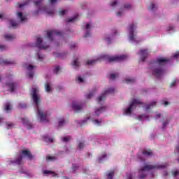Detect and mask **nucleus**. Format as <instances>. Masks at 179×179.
<instances>
[{"label": "nucleus", "mask_w": 179, "mask_h": 179, "mask_svg": "<svg viewBox=\"0 0 179 179\" xmlns=\"http://www.w3.org/2000/svg\"><path fill=\"white\" fill-rule=\"evenodd\" d=\"M33 68H34V66L30 64L29 66V67H27V69H28V71H31V69H33Z\"/></svg>", "instance_id": "obj_57"}, {"label": "nucleus", "mask_w": 179, "mask_h": 179, "mask_svg": "<svg viewBox=\"0 0 179 179\" xmlns=\"http://www.w3.org/2000/svg\"><path fill=\"white\" fill-rule=\"evenodd\" d=\"M40 10H41V8H39L38 10L34 13V16H36V15H38V12H40Z\"/></svg>", "instance_id": "obj_54"}, {"label": "nucleus", "mask_w": 179, "mask_h": 179, "mask_svg": "<svg viewBox=\"0 0 179 179\" xmlns=\"http://www.w3.org/2000/svg\"><path fill=\"white\" fill-rule=\"evenodd\" d=\"M178 55L179 54L178 53H176L175 55H173V58H178Z\"/></svg>", "instance_id": "obj_62"}, {"label": "nucleus", "mask_w": 179, "mask_h": 179, "mask_svg": "<svg viewBox=\"0 0 179 179\" xmlns=\"http://www.w3.org/2000/svg\"><path fill=\"white\" fill-rule=\"evenodd\" d=\"M65 13H66V10H62L59 11V15L60 16H64V15H65Z\"/></svg>", "instance_id": "obj_40"}, {"label": "nucleus", "mask_w": 179, "mask_h": 179, "mask_svg": "<svg viewBox=\"0 0 179 179\" xmlns=\"http://www.w3.org/2000/svg\"><path fill=\"white\" fill-rule=\"evenodd\" d=\"M78 169H79V166H78L76 164H73V167H72V170L73 172L75 173V171H76L78 170Z\"/></svg>", "instance_id": "obj_38"}, {"label": "nucleus", "mask_w": 179, "mask_h": 179, "mask_svg": "<svg viewBox=\"0 0 179 179\" xmlns=\"http://www.w3.org/2000/svg\"><path fill=\"white\" fill-rule=\"evenodd\" d=\"M44 0H36L34 1V5L36 6H41V3Z\"/></svg>", "instance_id": "obj_30"}, {"label": "nucleus", "mask_w": 179, "mask_h": 179, "mask_svg": "<svg viewBox=\"0 0 179 179\" xmlns=\"http://www.w3.org/2000/svg\"><path fill=\"white\" fill-rule=\"evenodd\" d=\"M46 160L48 162H54V160H57V157H51V156H47Z\"/></svg>", "instance_id": "obj_26"}, {"label": "nucleus", "mask_w": 179, "mask_h": 179, "mask_svg": "<svg viewBox=\"0 0 179 179\" xmlns=\"http://www.w3.org/2000/svg\"><path fill=\"white\" fill-rule=\"evenodd\" d=\"M173 29H174V27H173V26L170 25V26L169 27V28H168V31H171V30H173Z\"/></svg>", "instance_id": "obj_59"}, {"label": "nucleus", "mask_w": 179, "mask_h": 179, "mask_svg": "<svg viewBox=\"0 0 179 179\" xmlns=\"http://www.w3.org/2000/svg\"><path fill=\"white\" fill-rule=\"evenodd\" d=\"M87 120H89V117H87L85 120H83V124H86V122H87Z\"/></svg>", "instance_id": "obj_63"}, {"label": "nucleus", "mask_w": 179, "mask_h": 179, "mask_svg": "<svg viewBox=\"0 0 179 179\" xmlns=\"http://www.w3.org/2000/svg\"><path fill=\"white\" fill-rule=\"evenodd\" d=\"M26 107H27V106L26 105V103H20L19 104V108H26Z\"/></svg>", "instance_id": "obj_41"}, {"label": "nucleus", "mask_w": 179, "mask_h": 179, "mask_svg": "<svg viewBox=\"0 0 179 179\" xmlns=\"http://www.w3.org/2000/svg\"><path fill=\"white\" fill-rule=\"evenodd\" d=\"M105 40L108 43V44H110L111 43V38H106Z\"/></svg>", "instance_id": "obj_55"}, {"label": "nucleus", "mask_w": 179, "mask_h": 179, "mask_svg": "<svg viewBox=\"0 0 179 179\" xmlns=\"http://www.w3.org/2000/svg\"><path fill=\"white\" fill-rule=\"evenodd\" d=\"M43 141L45 142H54V140L51 138H48V136H43Z\"/></svg>", "instance_id": "obj_29"}, {"label": "nucleus", "mask_w": 179, "mask_h": 179, "mask_svg": "<svg viewBox=\"0 0 179 179\" xmlns=\"http://www.w3.org/2000/svg\"><path fill=\"white\" fill-rule=\"evenodd\" d=\"M169 166L167 164H156L154 165L152 164H145L143 168L138 170V178L143 179L146 178V174L142 173L143 171H150V170H160L162 169H166Z\"/></svg>", "instance_id": "obj_4"}, {"label": "nucleus", "mask_w": 179, "mask_h": 179, "mask_svg": "<svg viewBox=\"0 0 179 179\" xmlns=\"http://www.w3.org/2000/svg\"><path fill=\"white\" fill-rule=\"evenodd\" d=\"M32 99L34 103H35V106L37 110V117L39 118L41 122L44 121H47V113H44L40 108L38 107V104H40V97L37 95V89L32 88Z\"/></svg>", "instance_id": "obj_2"}, {"label": "nucleus", "mask_w": 179, "mask_h": 179, "mask_svg": "<svg viewBox=\"0 0 179 179\" xmlns=\"http://www.w3.org/2000/svg\"><path fill=\"white\" fill-rule=\"evenodd\" d=\"M156 103H157L156 101H152L150 105H148L146 106V110H150V108L154 107V106H156Z\"/></svg>", "instance_id": "obj_25"}, {"label": "nucleus", "mask_w": 179, "mask_h": 179, "mask_svg": "<svg viewBox=\"0 0 179 179\" xmlns=\"http://www.w3.org/2000/svg\"><path fill=\"white\" fill-rule=\"evenodd\" d=\"M6 85H7V86H8L11 93H13V92H15V88L16 87V86H17V84H16V83H13V82L6 83Z\"/></svg>", "instance_id": "obj_14"}, {"label": "nucleus", "mask_w": 179, "mask_h": 179, "mask_svg": "<svg viewBox=\"0 0 179 179\" xmlns=\"http://www.w3.org/2000/svg\"><path fill=\"white\" fill-rule=\"evenodd\" d=\"M17 17L18 19H20L21 22H24V20H26L27 19L25 18V17L23 16L22 13H17Z\"/></svg>", "instance_id": "obj_19"}, {"label": "nucleus", "mask_w": 179, "mask_h": 179, "mask_svg": "<svg viewBox=\"0 0 179 179\" xmlns=\"http://www.w3.org/2000/svg\"><path fill=\"white\" fill-rule=\"evenodd\" d=\"M8 47L4 45H0V51H5V50H7Z\"/></svg>", "instance_id": "obj_39"}, {"label": "nucleus", "mask_w": 179, "mask_h": 179, "mask_svg": "<svg viewBox=\"0 0 179 179\" xmlns=\"http://www.w3.org/2000/svg\"><path fill=\"white\" fill-rule=\"evenodd\" d=\"M46 13H48V15H54V10H46Z\"/></svg>", "instance_id": "obj_48"}, {"label": "nucleus", "mask_w": 179, "mask_h": 179, "mask_svg": "<svg viewBox=\"0 0 179 179\" xmlns=\"http://www.w3.org/2000/svg\"><path fill=\"white\" fill-rule=\"evenodd\" d=\"M134 29H135V25L134 24H131L129 28V40L131 41H135V36L134 35Z\"/></svg>", "instance_id": "obj_12"}, {"label": "nucleus", "mask_w": 179, "mask_h": 179, "mask_svg": "<svg viewBox=\"0 0 179 179\" xmlns=\"http://www.w3.org/2000/svg\"><path fill=\"white\" fill-rule=\"evenodd\" d=\"M124 8V9H131V4H125Z\"/></svg>", "instance_id": "obj_51"}, {"label": "nucleus", "mask_w": 179, "mask_h": 179, "mask_svg": "<svg viewBox=\"0 0 179 179\" xmlns=\"http://www.w3.org/2000/svg\"><path fill=\"white\" fill-rule=\"evenodd\" d=\"M127 56L125 55H121L120 56H113L110 57L108 55H102L101 57L96 59V60H88L87 61V65H93L94 64H96V61H99L100 59H105L106 61H108V62H120L121 61H125L127 59Z\"/></svg>", "instance_id": "obj_3"}, {"label": "nucleus", "mask_w": 179, "mask_h": 179, "mask_svg": "<svg viewBox=\"0 0 179 179\" xmlns=\"http://www.w3.org/2000/svg\"><path fill=\"white\" fill-rule=\"evenodd\" d=\"M103 111H106V107L105 106H102L99 109H96L95 110V115H96V117H99L100 115V114H101V113H103Z\"/></svg>", "instance_id": "obj_15"}, {"label": "nucleus", "mask_w": 179, "mask_h": 179, "mask_svg": "<svg viewBox=\"0 0 179 179\" xmlns=\"http://www.w3.org/2000/svg\"><path fill=\"white\" fill-rule=\"evenodd\" d=\"M42 43L43 38H41V37H38L36 43V47H37L39 50H47V48H48V45H42Z\"/></svg>", "instance_id": "obj_9"}, {"label": "nucleus", "mask_w": 179, "mask_h": 179, "mask_svg": "<svg viewBox=\"0 0 179 179\" xmlns=\"http://www.w3.org/2000/svg\"><path fill=\"white\" fill-rule=\"evenodd\" d=\"M4 38L7 41H12V40H15V38H16V36H15V35H4Z\"/></svg>", "instance_id": "obj_16"}, {"label": "nucleus", "mask_w": 179, "mask_h": 179, "mask_svg": "<svg viewBox=\"0 0 179 179\" xmlns=\"http://www.w3.org/2000/svg\"><path fill=\"white\" fill-rule=\"evenodd\" d=\"M45 91H46L48 93H50V92H51V86L50 85V83H46L45 84Z\"/></svg>", "instance_id": "obj_22"}, {"label": "nucleus", "mask_w": 179, "mask_h": 179, "mask_svg": "<svg viewBox=\"0 0 179 179\" xmlns=\"http://www.w3.org/2000/svg\"><path fill=\"white\" fill-rule=\"evenodd\" d=\"M160 117H162V115H160V113L157 114L156 118H160Z\"/></svg>", "instance_id": "obj_64"}, {"label": "nucleus", "mask_w": 179, "mask_h": 179, "mask_svg": "<svg viewBox=\"0 0 179 179\" xmlns=\"http://www.w3.org/2000/svg\"><path fill=\"white\" fill-rule=\"evenodd\" d=\"M52 36H62V32L58 30L48 31V38L50 41H52Z\"/></svg>", "instance_id": "obj_8"}, {"label": "nucleus", "mask_w": 179, "mask_h": 179, "mask_svg": "<svg viewBox=\"0 0 179 179\" xmlns=\"http://www.w3.org/2000/svg\"><path fill=\"white\" fill-rule=\"evenodd\" d=\"M149 10H156L157 9V7H156V5L155 3H151L150 6L148 7Z\"/></svg>", "instance_id": "obj_23"}, {"label": "nucleus", "mask_w": 179, "mask_h": 179, "mask_svg": "<svg viewBox=\"0 0 179 179\" xmlns=\"http://www.w3.org/2000/svg\"><path fill=\"white\" fill-rule=\"evenodd\" d=\"M141 104H143V102H141V100H139V99H133L131 101L129 106L125 110V114H131L132 113V108H136V106H139Z\"/></svg>", "instance_id": "obj_6"}, {"label": "nucleus", "mask_w": 179, "mask_h": 179, "mask_svg": "<svg viewBox=\"0 0 179 179\" xmlns=\"http://www.w3.org/2000/svg\"><path fill=\"white\" fill-rule=\"evenodd\" d=\"M170 86H171V87H174V86H176V81L171 83Z\"/></svg>", "instance_id": "obj_60"}, {"label": "nucleus", "mask_w": 179, "mask_h": 179, "mask_svg": "<svg viewBox=\"0 0 179 179\" xmlns=\"http://www.w3.org/2000/svg\"><path fill=\"white\" fill-rule=\"evenodd\" d=\"M72 108L74 110V111H76V113H79V111H82L83 106L77 103L76 102H73Z\"/></svg>", "instance_id": "obj_11"}, {"label": "nucleus", "mask_w": 179, "mask_h": 179, "mask_svg": "<svg viewBox=\"0 0 179 179\" xmlns=\"http://www.w3.org/2000/svg\"><path fill=\"white\" fill-rule=\"evenodd\" d=\"M89 27H90V24H87L85 25V29H86V30L89 29Z\"/></svg>", "instance_id": "obj_61"}, {"label": "nucleus", "mask_w": 179, "mask_h": 179, "mask_svg": "<svg viewBox=\"0 0 179 179\" xmlns=\"http://www.w3.org/2000/svg\"><path fill=\"white\" fill-rule=\"evenodd\" d=\"M117 5V1H114L110 3V6H115Z\"/></svg>", "instance_id": "obj_58"}, {"label": "nucleus", "mask_w": 179, "mask_h": 179, "mask_svg": "<svg viewBox=\"0 0 179 179\" xmlns=\"http://www.w3.org/2000/svg\"><path fill=\"white\" fill-rule=\"evenodd\" d=\"M43 174H51L52 177H55L56 176L55 173L51 171H44Z\"/></svg>", "instance_id": "obj_28"}, {"label": "nucleus", "mask_w": 179, "mask_h": 179, "mask_svg": "<svg viewBox=\"0 0 179 179\" xmlns=\"http://www.w3.org/2000/svg\"><path fill=\"white\" fill-rule=\"evenodd\" d=\"M141 60L144 62L149 55V50L148 49H141L140 50Z\"/></svg>", "instance_id": "obj_10"}, {"label": "nucleus", "mask_w": 179, "mask_h": 179, "mask_svg": "<svg viewBox=\"0 0 179 179\" xmlns=\"http://www.w3.org/2000/svg\"><path fill=\"white\" fill-rule=\"evenodd\" d=\"M93 96H94V92H90V93L87 96V99H90V98L93 97Z\"/></svg>", "instance_id": "obj_46"}, {"label": "nucleus", "mask_w": 179, "mask_h": 179, "mask_svg": "<svg viewBox=\"0 0 179 179\" xmlns=\"http://www.w3.org/2000/svg\"><path fill=\"white\" fill-rule=\"evenodd\" d=\"M169 62H170V59L169 58H157L152 69V75H155L157 78H160V76L164 75L165 70L163 69V66L167 65Z\"/></svg>", "instance_id": "obj_1"}, {"label": "nucleus", "mask_w": 179, "mask_h": 179, "mask_svg": "<svg viewBox=\"0 0 179 179\" xmlns=\"http://www.w3.org/2000/svg\"><path fill=\"white\" fill-rule=\"evenodd\" d=\"M6 125L8 127V129L12 128V127H13V124L10 123V122H7Z\"/></svg>", "instance_id": "obj_50"}, {"label": "nucleus", "mask_w": 179, "mask_h": 179, "mask_svg": "<svg viewBox=\"0 0 179 179\" xmlns=\"http://www.w3.org/2000/svg\"><path fill=\"white\" fill-rule=\"evenodd\" d=\"M114 93V89L113 88H109L107 90L104 91V93H102L101 94V96H99L97 98V101L99 103H101V101H103V100H106V96H107V94H111Z\"/></svg>", "instance_id": "obj_7"}, {"label": "nucleus", "mask_w": 179, "mask_h": 179, "mask_svg": "<svg viewBox=\"0 0 179 179\" xmlns=\"http://www.w3.org/2000/svg\"><path fill=\"white\" fill-rule=\"evenodd\" d=\"M72 66L79 67L80 66V62H79V59L76 58L73 59L72 63Z\"/></svg>", "instance_id": "obj_18"}, {"label": "nucleus", "mask_w": 179, "mask_h": 179, "mask_svg": "<svg viewBox=\"0 0 179 179\" xmlns=\"http://www.w3.org/2000/svg\"><path fill=\"white\" fill-rule=\"evenodd\" d=\"M106 157H107V154L106 153L103 154L102 157L99 158V163H101L103 162V159H106Z\"/></svg>", "instance_id": "obj_32"}, {"label": "nucleus", "mask_w": 179, "mask_h": 179, "mask_svg": "<svg viewBox=\"0 0 179 179\" xmlns=\"http://www.w3.org/2000/svg\"><path fill=\"white\" fill-rule=\"evenodd\" d=\"M136 80L135 78H127L125 80L126 83H135Z\"/></svg>", "instance_id": "obj_27"}, {"label": "nucleus", "mask_w": 179, "mask_h": 179, "mask_svg": "<svg viewBox=\"0 0 179 179\" xmlns=\"http://www.w3.org/2000/svg\"><path fill=\"white\" fill-rule=\"evenodd\" d=\"M162 104L164 106H168V104H170V103L169 101H162Z\"/></svg>", "instance_id": "obj_52"}, {"label": "nucleus", "mask_w": 179, "mask_h": 179, "mask_svg": "<svg viewBox=\"0 0 179 179\" xmlns=\"http://www.w3.org/2000/svg\"><path fill=\"white\" fill-rule=\"evenodd\" d=\"M37 55H38V59H43L44 55L40 54V52H37Z\"/></svg>", "instance_id": "obj_42"}, {"label": "nucleus", "mask_w": 179, "mask_h": 179, "mask_svg": "<svg viewBox=\"0 0 179 179\" xmlns=\"http://www.w3.org/2000/svg\"><path fill=\"white\" fill-rule=\"evenodd\" d=\"M116 75L115 74H114V73H112V74H110V79H114L115 78H116Z\"/></svg>", "instance_id": "obj_56"}, {"label": "nucleus", "mask_w": 179, "mask_h": 179, "mask_svg": "<svg viewBox=\"0 0 179 179\" xmlns=\"http://www.w3.org/2000/svg\"><path fill=\"white\" fill-rule=\"evenodd\" d=\"M61 139H62V142H69V141H71V136H66L64 137H62Z\"/></svg>", "instance_id": "obj_20"}, {"label": "nucleus", "mask_w": 179, "mask_h": 179, "mask_svg": "<svg viewBox=\"0 0 179 179\" xmlns=\"http://www.w3.org/2000/svg\"><path fill=\"white\" fill-rule=\"evenodd\" d=\"M77 80L79 82V83H83L84 80L83 78H82V77L78 76Z\"/></svg>", "instance_id": "obj_47"}, {"label": "nucleus", "mask_w": 179, "mask_h": 179, "mask_svg": "<svg viewBox=\"0 0 179 179\" xmlns=\"http://www.w3.org/2000/svg\"><path fill=\"white\" fill-rule=\"evenodd\" d=\"M65 124V120L59 119V127H62Z\"/></svg>", "instance_id": "obj_35"}, {"label": "nucleus", "mask_w": 179, "mask_h": 179, "mask_svg": "<svg viewBox=\"0 0 179 179\" xmlns=\"http://www.w3.org/2000/svg\"><path fill=\"white\" fill-rule=\"evenodd\" d=\"M10 24H11L12 27H16V26H17V23L13 20H10Z\"/></svg>", "instance_id": "obj_34"}, {"label": "nucleus", "mask_w": 179, "mask_h": 179, "mask_svg": "<svg viewBox=\"0 0 179 179\" xmlns=\"http://www.w3.org/2000/svg\"><path fill=\"white\" fill-rule=\"evenodd\" d=\"M115 174V172H114V171H110L108 173H106V176L107 179H113V177H114Z\"/></svg>", "instance_id": "obj_17"}, {"label": "nucleus", "mask_w": 179, "mask_h": 179, "mask_svg": "<svg viewBox=\"0 0 179 179\" xmlns=\"http://www.w3.org/2000/svg\"><path fill=\"white\" fill-rule=\"evenodd\" d=\"M143 155H144V156H152V150H143Z\"/></svg>", "instance_id": "obj_21"}, {"label": "nucleus", "mask_w": 179, "mask_h": 179, "mask_svg": "<svg viewBox=\"0 0 179 179\" xmlns=\"http://www.w3.org/2000/svg\"><path fill=\"white\" fill-rule=\"evenodd\" d=\"M61 71V67L59 66H56L54 69V73L58 75Z\"/></svg>", "instance_id": "obj_24"}, {"label": "nucleus", "mask_w": 179, "mask_h": 179, "mask_svg": "<svg viewBox=\"0 0 179 179\" xmlns=\"http://www.w3.org/2000/svg\"><path fill=\"white\" fill-rule=\"evenodd\" d=\"M83 148H85V143L80 142L78 145V149H79L80 150H82V149H83Z\"/></svg>", "instance_id": "obj_31"}, {"label": "nucleus", "mask_w": 179, "mask_h": 179, "mask_svg": "<svg viewBox=\"0 0 179 179\" xmlns=\"http://www.w3.org/2000/svg\"><path fill=\"white\" fill-rule=\"evenodd\" d=\"M28 76H29V78H30L31 79L33 78V77L34 76V72L31 71V72L28 73Z\"/></svg>", "instance_id": "obj_45"}, {"label": "nucleus", "mask_w": 179, "mask_h": 179, "mask_svg": "<svg viewBox=\"0 0 179 179\" xmlns=\"http://www.w3.org/2000/svg\"><path fill=\"white\" fill-rule=\"evenodd\" d=\"M21 120H22V124H24V125H26L28 129H31V128H33V124H31L30 121H29L28 118L22 117Z\"/></svg>", "instance_id": "obj_13"}, {"label": "nucleus", "mask_w": 179, "mask_h": 179, "mask_svg": "<svg viewBox=\"0 0 179 179\" xmlns=\"http://www.w3.org/2000/svg\"><path fill=\"white\" fill-rule=\"evenodd\" d=\"M29 2H30V1L28 0L27 2H24L22 4L18 3V6L19 8H23V6H26V5L29 3Z\"/></svg>", "instance_id": "obj_37"}, {"label": "nucleus", "mask_w": 179, "mask_h": 179, "mask_svg": "<svg viewBox=\"0 0 179 179\" xmlns=\"http://www.w3.org/2000/svg\"><path fill=\"white\" fill-rule=\"evenodd\" d=\"M23 156L24 157H27L29 160H33V155L30 150H25L20 151V155L17 157L16 159L12 160L10 159L8 161V164H17V166H20V164H23Z\"/></svg>", "instance_id": "obj_5"}, {"label": "nucleus", "mask_w": 179, "mask_h": 179, "mask_svg": "<svg viewBox=\"0 0 179 179\" xmlns=\"http://www.w3.org/2000/svg\"><path fill=\"white\" fill-rule=\"evenodd\" d=\"M4 110L6 111H9V110H10V104L6 103L4 107Z\"/></svg>", "instance_id": "obj_36"}, {"label": "nucleus", "mask_w": 179, "mask_h": 179, "mask_svg": "<svg viewBox=\"0 0 179 179\" xmlns=\"http://www.w3.org/2000/svg\"><path fill=\"white\" fill-rule=\"evenodd\" d=\"M179 172L178 171H172V175L173 176V177H177V176H178Z\"/></svg>", "instance_id": "obj_44"}, {"label": "nucleus", "mask_w": 179, "mask_h": 179, "mask_svg": "<svg viewBox=\"0 0 179 179\" xmlns=\"http://www.w3.org/2000/svg\"><path fill=\"white\" fill-rule=\"evenodd\" d=\"M166 125H169V120H166V122H163V123H162L163 129H164V128H166Z\"/></svg>", "instance_id": "obj_43"}, {"label": "nucleus", "mask_w": 179, "mask_h": 179, "mask_svg": "<svg viewBox=\"0 0 179 179\" xmlns=\"http://www.w3.org/2000/svg\"><path fill=\"white\" fill-rule=\"evenodd\" d=\"M90 36V31H87L86 34L84 35V37H89Z\"/></svg>", "instance_id": "obj_53"}, {"label": "nucleus", "mask_w": 179, "mask_h": 179, "mask_svg": "<svg viewBox=\"0 0 179 179\" xmlns=\"http://www.w3.org/2000/svg\"><path fill=\"white\" fill-rule=\"evenodd\" d=\"M76 20V17H73V18L69 19L66 22L67 23H71V22H73Z\"/></svg>", "instance_id": "obj_49"}, {"label": "nucleus", "mask_w": 179, "mask_h": 179, "mask_svg": "<svg viewBox=\"0 0 179 179\" xmlns=\"http://www.w3.org/2000/svg\"><path fill=\"white\" fill-rule=\"evenodd\" d=\"M93 122H94V124H96V125H101V122H103V120L101 119V120H93Z\"/></svg>", "instance_id": "obj_33"}]
</instances>
